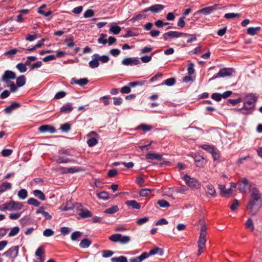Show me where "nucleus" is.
Returning a JSON list of instances; mask_svg holds the SVG:
<instances>
[{
  "mask_svg": "<svg viewBox=\"0 0 262 262\" xmlns=\"http://www.w3.org/2000/svg\"><path fill=\"white\" fill-rule=\"evenodd\" d=\"M262 194L256 187L251 189L250 199L247 205V209L252 215H256L261 207Z\"/></svg>",
  "mask_w": 262,
  "mask_h": 262,
  "instance_id": "f257e3e1",
  "label": "nucleus"
},
{
  "mask_svg": "<svg viewBox=\"0 0 262 262\" xmlns=\"http://www.w3.org/2000/svg\"><path fill=\"white\" fill-rule=\"evenodd\" d=\"M256 101L257 97L254 94L248 95L245 98L244 105L240 110L250 111L253 110Z\"/></svg>",
  "mask_w": 262,
  "mask_h": 262,
  "instance_id": "f03ea898",
  "label": "nucleus"
},
{
  "mask_svg": "<svg viewBox=\"0 0 262 262\" xmlns=\"http://www.w3.org/2000/svg\"><path fill=\"white\" fill-rule=\"evenodd\" d=\"M109 239L113 242H119L121 244H126L130 241V238L129 236L117 233L110 236Z\"/></svg>",
  "mask_w": 262,
  "mask_h": 262,
  "instance_id": "7ed1b4c3",
  "label": "nucleus"
},
{
  "mask_svg": "<svg viewBox=\"0 0 262 262\" xmlns=\"http://www.w3.org/2000/svg\"><path fill=\"white\" fill-rule=\"evenodd\" d=\"M183 179L186 184L190 187L199 189L201 187L200 183L195 178H190L188 175L185 174Z\"/></svg>",
  "mask_w": 262,
  "mask_h": 262,
  "instance_id": "20e7f679",
  "label": "nucleus"
},
{
  "mask_svg": "<svg viewBox=\"0 0 262 262\" xmlns=\"http://www.w3.org/2000/svg\"><path fill=\"white\" fill-rule=\"evenodd\" d=\"M251 186L252 184L245 178L241 179L238 182V190L242 193H246Z\"/></svg>",
  "mask_w": 262,
  "mask_h": 262,
  "instance_id": "39448f33",
  "label": "nucleus"
},
{
  "mask_svg": "<svg viewBox=\"0 0 262 262\" xmlns=\"http://www.w3.org/2000/svg\"><path fill=\"white\" fill-rule=\"evenodd\" d=\"M19 249L18 246H12L5 252L3 255L7 258L15 259L18 256Z\"/></svg>",
  "mask_w": 262,
  "mask_h": 262,
  "instance_id": "423d86ee",
  "label": "nucleus"
},
{
  "mask_svg": "<svg viewBox=\"0 0 262 262\" xmlns=\"http://www.w3.org/2000/svg\"><path fill=\"white\" fill-rule=\"evenodd\" d=\"M190 35L187 33H184L182 32H179L178 31H169L166 33H165L163 35V38L165 40H168L170 38H178L183 36H187Z\"/></svg>",
  "mask_w": 262,
  "mask_h": 262,
  "instance_id": "0eeeda50",
  "label": "nucleus"
},
{
  "mask_svg": "<svg viewBox=\"0 0 262 262\" xmlns=\"http://www.w3.org/2000/svg\"><path fill=\"white\" fill-rule=\"evenodd\" d=\"M121 63L124 66H133L138 65L141 63V62L138 58L126 57L121 61Z\"/></svg>",
  "mask_w": 262,
  "mask_h": 262,
  "instance_id": "6e6552de",
  "label": "nucleus"
},
{
  "mask_svg": "<svg viewBox=\"0 0 262 262\" xmlns=\"http://www.w3.org/2000/svg\"><path fill=\"white\" fill-rule=\"evenodd\" d=\"M8 210L9 211H16L21 209L23 207L22 203L19 202H15L14 201H10L7 202Z\"/></svg>",
  "mask_w": 262,
  "mask_h": 262,
  "instance_id": "1a4fd4ad",
  "label": "nucleus"
},
{
  "mask_svg": "<svg viewBox=\"0 0 262 262\" xmlns=\"http://www.w3.org/2000/svg\"><path fill=\"white\" fill-rule=\"evenodd\" d=\"M164 8V6L162 5L156 4L143 9L142 12L146 13L149 11L154 13H159Z\"/></svg>",
  "mask_w": 262,
  "mask_h": 262,
  "instance_id": "9d476101",
  "label": "nucleus"
},
{
  "mask_svg": "<svg viewBox=\"0 0 262 262\" xmlns=\"http://www.w3.org/2000/svg\"><path fill=\"white\" fill-rule=\"evenodd\" d=\"M53 160L57 163H67L69 162H74L75 160L71 158L66 157L60 155V156H55L53 157Z\"/></svg>",
  "mask_w": 262,
  "mask_h": 262,
  "instance_id": "9b49d317",
  "label": "nucleus"
},
{
  "mask_svg": "<svg viewBox=\"0 0 262 262\" xmlns=\"http://www.w3.org/2000/svg\"><path fill=\"white\" fill-rule=\"evenodd\" d=\"M16 78V74L11 71H6L2 76V79L6 83L10 82V79H14Z\"/></svg>",
  "mask_w": 262,
  "mask_h": 262,
  "instance_id": "f8f14e48",
  "label": "nucleus"
},
{
  "mask_svg": "<svg viewBox=\"0 0 262 262\" xmlns=\"http://www.w3.org/2000/svg\"><path fill=\"white\" fill-rule=\"evenodd\" d=\"M59 169L62 173H73L80 172L82 170V168L79 167H71L69 168L61 167Z\"/></svg>",
  "mask_w": 262,
  "mask_h": 262,
  "instance_id": "ddd939ff",
  "label": "nucleus"
},
{
  "mask_svg": "<svg viewBox=\"0 0 262 262\" xmlns=\"http://www.w3.org/2000/svg\"><path fill=\"white\" fill-rule=\"evenodd\" d=\"M194 160L197 167H203L206 164L204 158L199 154H195Z\"/></svg>",
  "mask_w": 262,
  "mask_h": 262,
  "instance_id": "4468645a",
  "label": "nucleus"
},
{
  "mask_svg": "<svg viewBox=\"0 0 262 262\" xmlns=\"http://www.w3.org/2000/svg\"><path fill=\"white\" fill-rule=\"evenodd\" d=\"M233 69L231 68H223L220 70L216 77H223L230 76L233 72Z\"/></svg>",
  "mask_w": 262,
  "mask_h": 262,
  "instance_id": "2eb2a0df",
  "label": "nucleus"
},
{
  "mask_svg": "<svg viewBox=\"0 0 262 262\" xmlns=\"http://www.w3.org/2000/svg\"><path fill=\"white\" fill-rule=\"evenodd\" d=\"M89 80L86 78H81L80 79H77L75 78H73L71 79V83L72 84H78L81 86H83L87 84Z\"/></svg>",
  "mask_w": 262,
  "mask_h": 262,
  "instance_id": "dca6fc26",
  "label": "nucleus"
},
{
  "mask_svg": "<svg viewBox=\"0 0 262 262\" xmlns=\"http://www.w3.org/2000/svg\"><path fill=\"white\" fill-rule=\"evenodd\" d=\"M38 130L41 133H46V132H50L51 133H54L55 132V128L49 125H43L40 126L38 128Z\"/></svg>",
  "mask_w": 262,
  "mask_h": 262,
  "instance_id": "f3484780",
  "label": "nucleus"
},
{
  "mask_svg": "<svg viewBox=\"0 0 262 262\" xmlns=\"http://www.w3.org/2000/svg\"><path fill=\"white\" fill-rule=\"evenodd\" d=\"M20 106V104L18 102H13L10 105L6 107L4 111L6 114H10L12 111L15 109L19 108Z\"/></svg>",
  "mask_w": 262,
  "mask_h": 262,
  "instance_id": "a211bd4d",
  "label": "nucleus"
},
{
  "mask_svg": "<svg viewBox=\"0 0 262 262\" xmlns=\"http://www.w3.org/2000/svg\"><path fill=\"white\" fill-rule=\"evenodd\" d=\"M149 256L147 252L142 253L140 256L130 258V262H142Z\"/></svg>",
  "mask_w": 262,
  "mask_h": 262,
  "instance_id": "6ab92c4d",
  "label": "nucleus"
},
{
  "mask_svg": "<svg viewBox=\"0 0 262 262\" xmlns=\"http://www.w3.org/2000/svg\"><path fill=\"white\" fill-rule=\"evenodd\" d=\"M146 159L147 160H158L161 161L162 160V156L158 154L149 152L146 155Z\"/></svg>",
  "mask_w": 262,
  "mask_h": 262,
  "instance_id": "aec40b11",
  "label": "nucleus"
},
{
  "mask_svg": "<svg viewBox=\"0 0 262 262\" xmlns=\"http://www.w3.org/2000/svg\"><path fill=\"white\" fill-rule=\"evenodd\" d=\"M215 10V6H212L204 8L199 10V12L203 15H208L211 14Z\"/></svg>",
  "mask_w": 262,
  "mask_h": 262,
  "instance_id": "412c9836",
  "label": "nucleus"
},
{
  "mask_svg": "<svg viewBox=\"0 0 262 262\" xmlns=\"http://www.w3.org/2000/svg\"><path fill=\"white\" fill-rule=\"evenodd\" d=\"M125 204L128 206L132 207L133 208L136 209H139L141 207L140 204L135 200L127 201L125 202Z\"/></svg>",
  "mask_w": 262,
  "mask_h": 262,
  "instance_id": "4be33fe9",
  "label": "nucleus"
},
{
  "mask_svg": "<svg viewBox=\"0 0 262 262\" xmlns=\"http://www.w3.org/2000/svg\"><path fill=\"white\" fill-rule=\"evenodd\" d=\"M12 188V184L9 182H3L0 185V193H3Z\"/></svg>",
  "mask_w": 262,
  "mask_h": 262,
  "instance_id": "5701e85b",
  "label": "nucleus"
},
{
  "mask_svg": "<svg viewBox=\"0 0 262 262\" xmlns=\"http://www.w3.org/2000/svg\"><path fill=\"white\" fill-rule=\"evenodd\" d=\"M206 242V236L202 234H200L199 239L198 240V247L200 249H203L205 246Z\"/></svg>",
  "mask_w": 262,
  "mask_h": 262,
  "instance_id": "b1692460",
  "label": "nucleus"
},
{
  "mask_svg": "<svg viewBox=\"0 0 262 262\" xmlns=\"http://www.w3.org/2000/svg\"><path fill=\"white\" fill-rule=\"evenodd\" d=\"M164 253L163 250L161 248H160L158 247H155L154 249L150 250L149 253H147V254L149 255H155L156 254H159L160 255H162Z\"/></svg>",
  "mask_w": 262,
  "mask_h": 262,
  "instance_id": "393cba45",
  "label": "nucleus"
},
{
  "mask_svg": "<svg viewBox=\"0 0 262 262\" xmlns=\"http://www.w3.org/2000/svg\"><path fill=\"white\" fill-rule=\"evenodd\" d=\"M207 191L206 193L211 195L213 197H215L216 195L215 189L214 186L211 184H208L206 186Z\"/></svg>",
  "mask_w": 262,
  "mask_h": 262,
  "instance_id": "a878e982",
  "label": "nucleus"
},
{
  "mask_svg": "<svg viewBox=\"0 0 262 262\" xmlns=\"http://www.w3.org/2000/svg\"><path fill=\"white\" fill-rule=\"evenodd\" d=\"M92 241L89 238H85L83 239L79 244V246L81 248H87L90 246Z\"/></svg>",
  "mask_w": 262,
  "mask_h": 262,
  "instance_id": "bb28decb",
  "label": "nucleus"
},
{
  "mask_svg": "<svg viewBox=\"0 0 262 262\" xmlns=\"http://www.w3.org/2000/svg\"><path fill=\"white\" fill-rule=\"evenodd\" d=\"M73 111V107L71 103H67L60 108V112L63 113H69Z\"/></svg>",
  "mask_w": 262,
  "mask_h": 262,
  "instance_id": "cd10ccee",
  "label": "nucleus"
},
{
  "mask_svg": "<svg viewBox=\"0 0 262 262\" xmlns=\"http://www.w3.org/2000/svg\"><path fill=\"white\" fill-rule=\"evenodd\" d=\"M33 193L36 198L41 201H45L46 200L45 194L40 190H35L33 191Z\"/></svg>",
  "mask_w": 262,
  "mask_h": 262,
  "instance_id": "c85d7f7f",
  "label": "nucleus"
},
{
  "mask_svg": "<svg viewBox=\"0 0 262 262\" xmlns=\"http://www.w3.org/2000/svg\"><path fill=\"white\" fill-rule=\"evenodd\" d=\"M26 82V79L24 75H21L16 78V85L18 87L24 86Z\"/></svg>",
  "mask_w": 262,
  "mask_h": 262,
  "instance_id": "c756f323",
  "label": "nucleus"
},
{
  "mask_svg": "<svg viewBox=\"0 0 262 262\" xmlns=\"http://www.w3.org/2000/svg\"><path fill=\"white\" fill-rule=\"evenodd\" d=\"M92 57H96L98 59L99 61H100L102 63H106L110 60V58L107 55L100 56L98 54H94Z\"/></svg>",
  "mask_w": 262,
  "mask_h": 262,
  "instance_id": "7c9ffc66",
  "label": "nucleus"
},
{
  "mask_svg": "<svg viewBox=\"0 0 262 262\" xmlns=\"http://www.w3.org/2000/svg\"><path fill=\"white\" fill-rule=\"evenodd\" d=\"M261 29L260 27H250L247 29V33L250 35L254 36Z\"/></svg>",
  "mask_w": 262,
  "mask_h": 262,
  "instance_id": "2f4dec72",
  "label": "nucleus"
},
{
  "mask_svg": "<svg viewBox=\"0 0 262 262\" xmlns=\"http://www.w3.org/2000/svg\"><path fill=\"white\" fill-rule=\"evenodd\" d=\"M93 59L89 62V66L92 68H96L99 67V62L98 59L96 57H92Z\"/></svg>",
  "mask_w": 262,
  "mask_h": 262,
  "instance_id": "473e14b6",
  "label": "nucleus"
},
{
  "mask_svg": "<svg viewBox=\"0 0 262 262\" xmlns=\"http://www.w3.org/2000/svg\"><path fill=\"white\" fill-rule=\"evenodd\" d=\"M219 188L221 190V194L223 196H225L226 194H229L232 192V189L231 188L226 189V187L224 185H220Z\"/></svg>",
  "mask_w": 262,
  "mask_h": 262,
  "instance_id": "72a5a7b5",
  "label": "nucleus"
},
{
  "mask_svg": "<svg viewBox=\"0 0 262 262\" xmlns=\"http://www.w3.org/2000/svg\"><path fill=\"white\" fill-rule=\"evenodd\" d=\"M119 210V208L117 206H113L109 208L106 209L104 212L106 214H114Z\"/></svg>",
  "mask_w": 262,
  "mask_h": 262,
  "instance_id": "f704fd0d",
  "label": "nucleus"
},
{
  "mask_svg": "<svg viewBox=\"0 0 262 262\" xmlns=\"http://www.w3.org/2000/svg\"><path fill=\"white\" fill-rule=\"evenodd\" d=\"M111 260L112 262H127V258L124 256L112 257Z\"/></svg>",
  "mask_w": 262,
  "mask_h": 262,
  "instance_id": "c9c22d12",
  "label": "nucleus"
},
{
  "mask_svg": "<svg viewBox=\"0 0 262 262\" xmlns=\"http://www.w3.org/2000/svg\"><path fill=\"white\" fill-rule=\"evenodd\" d=\"M18 196L20 199L24 200L28 196V192L25 189H20L18 192Z\"/></svg>",
  "mask_w": 262,
  "mask_h": 262,
  "instance_id": "e433bc0d",
  "label": "nucleus"
},
{
  "mask_svg": "<svg viewBox=\"0 0 262 262\" xmlns=\"http://www.w3.org/2000/svg\"><path fill=\"white\" fill-rule=\"evenodd\" d=\"M79 215L82 218H86L92 216V214L89 210H82L79 213Z\"/></svg>",
  "mask_w": 262,
  "mask_h": 262,
  "instance_id": "4c0bfd02",
  "label": "nucleus"
},
{
  "mask_svg": "<svg viewBox=\"0 0 262 262\" xmlns=\"http://www.w3.org/2000/svg\"><path fill=\"white\" fill-rule=\"evenodd\" d=\"M110 31L114 34L117 35L121 31V28L118 26L112 25L110 26Z\"/></svg>",
  "mask_w": 262,
  "mask_h": 262,
  "instance_id": "58836bf2",
  "label": "nucleus"
},
{
  "mask_svg": "<svg viewBox=\"0 0 262 262\" xmlns=\"http://www.w3.org/2000/svg\"><path fill=\"white\" fill-rule=\"evenodd\" d=\"M97 196L100 199H102L103 200H107L110 198L109 193L107 192L104 191L98 193Z\"/></svg>",
  "mask_w": 262,
  "mask_h": 262,
  "instance_id": "ea45409f",
  "label": "nucleus"
},
{
  "mask_svg": "<svg viewBox=\"0 0 262 262\" xmlns=\"http://www.w3.org/2000/svg\"><path fill=\"white\" fill-rule=\"evenodd\" d=\"M245 226L246 228L247 229H250L251 231H253L254 229L253 223L252 220L251 218H249L247 220L246 222Z\"/></svg>",
  "mask_w": 262,
  "mask_h": 262,
  "instance_id": "a19ab883",
  "label": "nucleus"
},
{
  "mask_svg": "<svg viewBox=\"0 0 262 262\" xmlns=\"http://www.w3.org/2000/svg\"><path fill=\"white\" fill-rule=\"evenodd\" d=\"M27 203L29 205H32L35 207H38L40 204V203L38 201L33 198L29 199L27 201Z\"/></svg>",
  "mask_w": 262,
  "mask_h": 262,
  "instance_id": "79ce46f5",
  "label": "nucleus"
},
{
  "mask_svg": "<svg viewBox=\"0 0 262 262\" xmlns=\"http://www.w3.org/2000/svg\"><path fill=\"white\" fill-rule=\"evenodd\" d=\"M74 38L73 36H71L68 38H66L64 40L65 42H67V46L68 48H72L74 46L75 43L73 42Z\"/></svg>",
  "mask_w": 262,
  "mask_h": 262,
  "instance_id": "37998d69",
  "label": "nucleus"
},
{
  "mask_svg": "<svg viewBox=\"0 0 262 262\" xmlns=\"http://www.w3.org/2000/svg\"><path fill=\"white\" fill-rule=\"evenodd\" d=\"M16 68L18 70L20 73H24L27 71V68L26 67V64L20 62L18 63Z\"/></svg>",
  "mask_w": 262,
  "mask_h": 262,
  "instance_id": "c03bdc74",
  "label": "nucleus"
},
{
  "mask_svg": "<svg viewBox=\"0 0 262 262\" xmlns=\"http://www.w3.org/2000/svg\"><path fill=\"white\" fill-rule=\"evenodd\" d=\"M6 84H7V86L10 87L11 92H12L13 93L16 92L18 88L17 86V85L16 84L15 85L14 84V83L12 81L7 82V83H6Z\"/></svg>",
  "mask_w": 262,
  "mask_h": 262,
  "instance_id": "a18cd8bd",
  "label": "nucleus"
},
{
  "mask_svg": "<svg viewBox=\"0 0 262 262\" xmlns=\"http://www.w3.org/2000/svg\"><path fill=\"white\" fill-rule=\"evenodd\" d=\"M151 128L152 127L150 125H147L146 124H141L137 128V129H141L146 132L150 130Z\"/></svg>",
  "mask_w": 262,
  "mask_h": 262,
  "instance_id": "49530a36",
  "label": "nucleus"
},
{
  "mask_svg": "<svg viewBox=\"0 0 262 262\" xmlns=\"http://www.w3.org/2000/svg\"><path fill=\"white\" fill-rule=\"evenodd\" d=\"M176 80L174 78H170L167 79L164 81V84L167 86H172L176 83Z\"/></svg>",
  "mask_w": 262,
  "mask_h": 262,
  "instance_id": "de8ad7c7",
  "label": "nucleus"
},
{
  "mask_svg": "<svg viewBox=\"0 0 262 262\" xmlns=\"http://www.w3.org/2000/svg\"><path fill=\"white\" fill-rule=\"evenodd\" d=\"M240 16L239 13H228L224 15V18L226 19H233L235 17H238Z\"/></svg>",
  "mask_w": 262,
  "mask_h": 262,
  "instance_id": "09e8293b",
  "label": "nucleus"
},
{
  "mask_svg": "<svg viewBox=\"0 0 262 262\" xmlns=\"http://www.w3.org/2000/svg\"><path fill=\"white\" fill-rule=\"evenodd\" d=\"M152 192V190L150 189H142L140 190V195L142 196H146Z\"/></svg>",
  "mask_w": 262,
  "mask_h": 262,
  "instance_id": "8fccbe9b",
  "label": "nucleus"
},
{
  "mask_svg": "<svg viewBox=\"0 0 262 262\" xmlns=\"http://www.w3.org/2000/svg\"><path fill=\"white\" fill-rule=\"evenodd\" d=\"M19 231V228L18 227H13L11 231L9 233V236L12 237L16 235L18 233Z\"/></svg>",
  "mask_w": 262,
  "mask_h": 262,
  "instance_id": "3c124183",
  "label": "nucleus"
},
{
  "mask_svg": "<svg viewBox=\"0 0 262 262\" xmlns=\"http://www.w3.org/2000/svg\"><path fill=\"white\" fill-rule=\"evenodd\" d=\"M60 129L63 132H68L71 129V125L69 123H64L61 126Z\"/></svg>",
  "mask_w": 262,
  "mask_h": 262,
  "instance_id": "603ef678",
  "label": "nucleus"
},
{
  "mask_svg": "<svg viewBox=\"0 0 262 262\" xmlns=\"http://www.w3.org/2000/svg\"><path fill=\"white\" fill-rule=\"evenodd\" d=\"M98 143V140L95 138H91L87 141V144L90 147L95 146Z\"/></svg>",
  "mask_w": 262,
  "mask_h": 262,
  "instance_id": "864d4df0",
  "label": "nucleus"
},
{
  "mask_svg": "<svg viewBox=\"0 0 262 262\" xmlns=\"http://www.w3.org/2000/svg\"><path fill=\"white\" fill-rule=\"evenodd\" d=\"M94 15V11L92 9L87 10L83 14V16L85 18H89Z\"/></svg>",
  "mask_w": 262,
  "mask_h": 262,
  "instance_id": "5fc2aeb1",
  "label": "nucleus"
},
{
  "mask_svg": "<svg viewBox=\"0 0 262 262\" xmlns=\"http://www.w3.org/2000/svg\"><path fill=\"white\" fill-rule=\"evenodd\" d=\"M201 147L207 151L208 152H210V154L213 152V150L214 149V147L211 146V145H208V144H204V145H202L201 146Z\"/></svg>",
  "mask_w": 262,
  "mask_h": 262,
  "instance_id": "6e6d98bb",
  "label": "nucleus"
},
{
  "mask_svg": "<svg viewBox=\"0 0 262 262\" xmlns=\"http://www.w3.org/2000/svg\"><path fill=\"white\" fill-rule=\"evenodd\" d=\"M157 203L161 207H168L170 206L169 203L164 200H159Z\"/></svg>",
  "mask_w": 262,
  "mask_h": 262,
  "instance_id": "4d7b16f0",
  "label": "nucleus"
},
{
  "mask_svg": "<svg viewBox=\"0 0 262 262\" xmlns=\"http://www.w3.org/2000/svg\"><path fill=\"white\" fill-rule=\"evenodd\" d=\"M82 233L79 231L74 232L71 235V238L72 241H76L78 238L80 237Z\"/></svg>",
  "mask_w": 262,
  "mask_h": 262,
  "instance_id": "13d9d810",
  "label": "nucleus"
},
{
  "mask_svg": "<svg viewBox=\"0 0 262 262\" xmlns=\"http://www.w3.org/2000/svg\"><path fill=\"white\" fill-rule=\"evenodd\" d=\"M211 98L216 101H220L222 98V94L217 93H213L211 96Z\"/></svg>",
  "mask_w": 262,
  "mask_h": 262,
  "instance_id": "bf43d9fd",
  "label": "nucleus"
},
{
  "mask_svg": "<svg viewBox=\"0 0 262 262\" xmlns=\"http://www.w3.org/2000/svg\"><path fill=\"white\" fill-rule=\"evenodd\" d=\"M242 101V99L241 98H238V99H228L227 100V103H230L232 105H235L239 103Z\"/></svg>",
  "mask_w": 262,
  "mask_h": 262,
  "instance_id": "052dcab7",
  "label": "nucleus"
},
{
  "mask_svg": "<svg viewBox=\"0 0 262 262\" xmlns=\"http://www.w3.org/2000/svg\"><path fill=\"white\" fill-rule=\"evenodd\" d=\"M54 231L51 229H46L43 232V235L46 237H49L54 235Z\"/></svg>",
  "mask_w": 262,
  "mask_h": 262,
  "instance_id": "680f3d73",
  "label": "nucleus"
},
{
  "mask_svg": "<svg viewBox=\"0 0 262 262\" xmlns=\"http://www.w3.org/2000/svg\"><path fill=\"white\" fill-rule=\"evenodd\" d=\"M2 155L3 157H8L12 153V150L10 149H4L2 151Z\"/></svg>",
  "mask_w": 262,
  "mask_h": 262,
  "instance_id": "e2e57ef3",
  "label": "nucleus"
},
{
  "mask_svg": "<svg viewBox=\"0 0 262 262\" xmlns=\"http://www.w3.org/2000/svg\"><path fill=\"white\" fill-rule=\"evenodd\" d=\"M118 174V171L116 169H111L107 172V176L110 178L115 177Z\"/></svg>",
  "mask_w": 262,
  "mask_h": 262,
  "instance_id": "0e129e2a",
  "label": "nucleus"
},
{
  "mask_svg": "<svg viewBox=\"0 0 262 262\" xmlns=\"http://www.w3.org/2000/svg\"><path fill=\"white\" fill-rule=\"evenodd\" d=\"M59 154L61 155H67L69 156H72V154H71V151L69 149L59 150Z\"/></svg>",
  "mask_w": 262,
  "mask_h": 262,
  "instance_id": "69168bd1",
  "label": "nucleus"
},
{
  "mask_svg": "<svg viewBox=\"0 0 262 262\" xmlns=\"http://www.w3.org/2000/svg\"><path fill=\"white\" fill-rule=\"evenodd\" d=\"M185 18V16L181 17L179 18L178 22L177 23V25L178 27H181V28H183L185 27V23L184 21Z\"/></svg>",
  "mask_w": 262,
  "mask_h": 262,
  "instance_id": "338daca9",
  "label": "nucleus"
},
{
  "mask_svg": "<svg viewBox=\"0 0 262 262\" xmlns=\"http://www.w3.org/2000/svg\"><path fill=\"white\" fill-rule=\"evenodd\" d=\"M45 250L42 247H39L37 248V250L35 253V255L36 256H42V254L45 253Z\"/></svg>",
  "mask_w": 262,
  "mask_h": 262,
  "instance_id": "774afa93",
  "label": "nucleus"
}]
</instances>
